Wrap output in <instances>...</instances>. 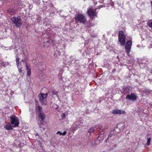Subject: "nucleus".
<instances>
[{
	"mask_svg": "<svg viewBox=\"0 0 152 152\" xmlns=\"http://www.w3.org/2000/svg\"><path fill=\"white\" fill-rule=\"evenodd\" d=\"M11 20L15 24L16 27L20 28L22 26V20L20 16H18L17 17L15 16L12 17L11 18Z\"/></svg>",
	"mask_w": 152,
	"mask_h": 152,
	"instance_id": "1",
	"label": "nucleus"
},
{
	"mask_svg": "<svg viewBox=\"0 0 152 152\" xmlns=\"http://www.w3.org/2000/svg\"><path fill=\"white\" fill-rule=\"evenodd\" d=\"M76 21L85 24L86 21L85 16L83 14L79 13L75 17Z\"/></svg>",
	"mask_w": 152,
	"mask_h": 152,
	"instance_id": "2",
	"label": "nucleus"
},
{
	"mask_svg": "<svg viewBox=\"0 0 152 152\" xmlns=\"http://www.w3.org/2000/svg\"><path fill=\"white\" fill-rule=\"evenodd\" d=\"M118 40L121 44L124 46L126 43V37L123 31H120L118 33Z\"/></svg>",
	"mask_w": 152,
	"mask_h": 152,
	"instance_id": "3",
	"label": "nucleus"
},
{
	"mask_svg": "<svg viewBox=\"0 0 152 152\" xmlns=\"http://www.w3.org/2000/svg\"><path fill=\"white\" fill-rule=\"evenodd\" d=\"M10 123L14 125L13 126V127H16L19 124V122L17 118L14 115H12L10 117Z\"/></svg>",
	"mask_w": 152,
	"mask_h": 152,
	"instance_id": "4",
	"label": "nucleus"
},
{
	"mask_svg": "<svg viewBox=\"0 0 152 152\" xmlns=\"http://www.w3.org/2000/svg\"><path fill=\"white\" fill-rule=\"evenodd\" d=\"M132 45V42L131 40L127 41L125 45V49L127 55L130 56V52L131 51V47Z\"/></svg>",
	"mask_w": 152,
	"mask_h": 152,
	"instance_id": "5",
	"label": "nucleus"
},
{
	"mask_svg": "<svg viewBox=\"0 0 152 152\" xmlns=\"http://www.w3.org/2000/svg\"><path fill=\"white\" fill-rule=\"evenodd\" d=\"M97 9H93L91 7H89L88 9L87 13L90 17L96 16L97 12H96Z\"/></svg>",
	"mask_w": 152,
	"mask_h": 152,
	"instance_id": "6",
	"label": "nucleus"
},
{
	"mask_svg": "<svg viewBox=\"0 0 152 152\" xmlns=\"http://www.w3.org/2000/svg\"><path fill=\"white\" fill-rule=\"evenodd\" d=\"M38 118L39 119V120H40V121L41 122L40 124L38 123L39 126L40 128H42V126L41 125H43V123L44 120L45 118V114L42 113H39L38 114Z\"/></svg>",
	"mask_w": 152,
	"mask_h": 152,
	"instance_id": "7",
	"label": "nucleus"
},
{
	"mask_svg": "<svg viewBox=\"0 0 152 152\" xmlns=\"http://www.w3.org/2000/svg\"><path fill=\"white\" fill-rule=\"evenodd\" d=\"M137 96L134 93H132L130 95L128 94L126 96V98L129 100L134 101L136 100Z\"/></svg>",
	"mask_w": 152,
	"mask_h": 152,
	"instance_id": "8",
	"label": "nucleus"
},
{
	"mask_svg": "<svg viewBox=\"0 0 152 152\" xmlns=\"http://www.w3.org/2000/svg\"><path fill=\"white\" fill-rule=\"evenodd\" d=\"M111 113L114 114L121 115L125 113V112L124 110H120L115 109L112 111Z\"/></svg>",
	"mask_w": 152,
	"mask_h": 152,
	"instance_id": "9",
	"label": "nucleus"
},
{
	"mask_svg": "<svg viewBox=\"0 0 152 152\" xmlns=\"http://www.w3.org/2000/svg\"><path fill=\"white\" fill-rule=\"evenodd\" d=\"M117 129H118V128L117 127H115L113 131L110 132L108 134V138L111 137L112 136H113L114 135L116 134L117 133H118V132H116V131Z\"/></svg>",
	"mask_w": 152,
	"mask_h": 152,
	"instance_id": "10",
	"label": "nucleus"
},
{
	"mask_svg": "<svg viewBox=\"0 0 152 152\" xmlns=\"http://www.w3.org/2000/svg\"><path fill=\"white\" fill-rule=\"evenodd\" d=\"M39 100L40 101L41 103L42 104H46V102L45 101V99H44V97H43L41 94L39 95Z\"/></svg>",
	"mask_w": 152,
	"mask_h": 152,
	"instance_id": "11",
	"label": "nucleus"
},
{
	"mask_svg": "<svg viewBox=\"0 0 152 152\" xmlns=\"http://www.w3.org/2000/svg\"><path fill=\"white\" fill-rule=\"evenodd\" d=\"M15 10L14 9L12 8H10L8 9L7 10V13L12 15L15 12Z\"/></svg>",
	"mask_w": 152,
	"mask_h": 152,
	"instance_id": "12",
	"label": "nucleus"
},
{
	"mask_svg": "<svg viewBox=\"0 0 152 152\" xmlns=\"http://www.w3.org/2000/svg\"><path fill=\"white\" fill-rule=\"evenodd\" d=\"M131 91L130 87L129 86L126 87L124 88V93H129Z\"/></svg>",
	"mask_w": 152,
	"mask_h": 152,
	"instance_id": "13",
	"label": "nucleus"
},
{
	"mask_svg": "<svg viewBox=\"0 0 152 152\" xmlns=\"http://www.w3.org/2000/svg\"><path fill=\"white\" fill-rule=\"evenodd\" d=\"M36 107L37 108L36 110L39 112V113H43L42 110V108L41 106L39 105H37Z\"/></svg>",
	"mask_w": 152,
	"mask_h": 152,
	"instance_id": "14",
	"label": "nucleus"
},
{
	"mask_svg": "<svg viewBox=\"0 0 152 152\" xmlns=\"http://www.w3.org/2000/svg\"><path fill=\"white\" fill-rule=\"evenodd\" d=\"M5 128L6 129L8 130H11L12 129V128L11 127V125L9 124H7L5 126Z\"/></svg>",
	"mask_w": 152,
	"mask_h": 152,
	"instance_id": "15",
	"label": "nucleus"
},
{
	"mask_svg": "<svg viewBox=\"0 0 152 152\" xmlns=\"http://www.w3.org/2000/svg\"><path fill=\"white\" fill-rule=\"evenodd\" d=\"M147 24L150 28H152V19L148 20Z\"/></svg>",
	"mask_w": 152,
	"mask_h": 152,
	"instance_id": "16",
	"label": "nucleus"
},
{
	"mask_svg": "<svg viewBox=\"0 0 152 152\" xmlns=\"http://www.w3.org/2000/svg\"><path fill=\"white\" fill-rule=\"evenodd\" d=\"M150 92L151 91L149 89H145L143 91V92L144 93H145L146 95L149 94Z\"/></svg>",
	"mask_w": 152,
	"mask_h": 152,
	"instance_id": "17",
	"label": "nucleus"
},
{
	"mask_svg": "<svg viewBox=\"0 0 152 152\" xmlns=\"http://www.w3.org/2000/svg\"><path fill=\"white\" fill-rule=\"evenodd\" d=\"M79 128H80V127L77 125L76 126H73L72 127V130L73 131H75L77 130Z\"/></svg>",
	"mask_w": 152,
	"mask_h": 152,
	"instance_id": "18",
	"label": "nucleus"
},
{
	"mask_svg": "<svg viewBox=\"0 0 152 152\" xmlns=\"http://www.w3.org/2000/svg\"><path fill=\"white\" fill-rule=\"evenodd\" d=\"M28 71L27 72V75H28V77L30 78V75L31 73V69H28Z\"/></svg>",
	"mask_w": 152,
	"mask_h": 152,
	"instance_id": "19",
	"label": "nucleus"
},
{
	"mask_svg": "<svg viewBox=\"0 0 152 152\" xmlns=\"http://www.w3.org/2000/svg\"><path fill=\"white\" fill-rule=\"evenodd\" d=\"M151 138H149L148 139L147 142L146 143L147 145H149L151 143Z\"/></svg>",
	"mask_w": 152,
	"mask_h": 152,
	"instance_id": "20",
	"label": "nucleus"
},
{
	"mask_svg": "<svg viewBox=\"0 0 152 152\" xmlns=\"http://www.w3.org/2000/svg\"><path fill=\"white\" fill-rule=\"evenodd\" d=\"M8 64V63L7 62H3L1 64V65L4 67L6 66Z\"/></svg>",
	"mask_w": 152,
	"mask_h": 152,
	"instance_id": "21",
	"label": "nucleus"
},
{
	"mask_svg": "<svg viewBox=\"0 0 152 152\" xmlns=\"http://www.w3.org/2000/svg\"><path fill=\"white\" fill-rule=\"evenodd\" d=\"M52 94L53 95H55L56 96H58V92L56 91L55 90L52 91Z\"/></svg>",
	"mask_w": 152,
	"mask_h": 152,
	"instance_id": "22",
	"label": "nucleus"
},
{
	"mask_svg": "<svg viewBox=\"0 0 152 152\" xmlns=\"http://www.w3.org/2000/svg\"><path fill=\"white\" fill-rule=\"evenodd\" d=\"M94 131V128H91L90 129L88 130V132L90 133V134L91 133L93 132Z\"/></svg>",
	"mask_w": 152,
	"mask_h": 152,
	"instance_id": "23",
	"label": "nucleus"
},
{
	"mask_svg": "<svg viewBox=\"0 0 152 152\" xmlns=\"http://www.w3.org/2000/svg\"><path fill=\"white\" fill-rule=\"evenodd\" d=\"M41 94L42 95L43 97H44V99H45L47 97V96H48V93H46L45 94H42L41 93Z\"/></svg>",
	"mask_w": 152,
	"mask_h": 152,
	"instance_id": "24",
	"label": "nucleus"
},
{
	"mask_svg": "<svg viewBox=\"0 0 152 152\" xmlns=\"http://www.w3.org/2000/svg\"><path fill=\"white\" fill-rule=\"evenodd\" d=\"M34 1L36 2V4H39L40 3V1L39 0H34Z\"/></svg>",
	"mask_w": 152,
	"mask_h": 152,
	"instance_id": "25",
	"label": "nucleus"
},
{
	"mask_svg": "<svg viewBox=\"0 0 152 152\" xmlns=\"http://www.w3.org/2000/svg\"><path fill=\"white\" fill-rule=\"evenodd\" d=\"M19 57H17L16 59V63L19 62Z\"/></svg>",
	"mask_w": 152,
	"mask_h": 152,
	"instance_id": "26",
	"label": "nucleus"
},
{
	"mask_svg": "<svg viewBox=\"0 0 152 152\" xmlns=\"http://www.w3.org/2000/svg\"><path fill=\"white\" fill-rule=\"evenodd\" d=\"M102 136H103V135L102 134H100V135H99L98 136V139H99V140H101V139H99V138L100 137H101Z\"/></svg>",
	"mask_w": 152,
	"mask_h": 152,
	"instance_id": "27",
	"label": "nucleus"
},
{
	"mask_svg": "<svg viewBox=\"0 0 152 152\" xmlns=\"http://www.w3.org/2000/svg\"><path fill=\"white\" fill-rule=\"evenodd\" d=\"M57 134H59L60 135H62V133L60 131H59L57 133Z\"/></svg>",
	"mask_w": 152,
	"mask_h": 152,
	"instance_id": "28",
	"label": "nucleus"
},
{
	"mask_svg": "<svg viewBox=\"0 0 152 152\" xmlns=\"http://www.w3.org/2000/svg\"><path fill=\"white\" fill-rule=\"evenodd\" d=\"M66 134V131H64L63 133H62V135L63 136L65 135Z\"/></svg>",
	"mask_w": 152,
	"mask_h": 152,
	"instance_id": "29",
	"label": "nucleus"
},
{
	"mask_svg": "<svg viewBox=\"0 0 152 152\" xmlns=\"http://www.w3.org/2000/svg\"><path fill=\"white\" fill-rule=\"evenodd\" d=\"M19 64H20L19 62L16 63V65H17V67L18 68H19Z\"/></svg>",
	"mask_w": 152,
	"mask_h": 152,
	"instance_id": "30",
	"label": "nucleus"
},
{
	"mask_svg": "<svg viewBox=\"0 0 152 152\" xmlns=\"http://www.w3.org/2000/svg\"><path fill=\"white\" fill-rule=\"evenodd\" d=\"M18 70L20 73H21V72H22V70L21 69V68H18Z\"/></svg>",
	"mask_w": 152,
	"mask_h": 152,
	"instance_id": "31",
	"label": "nucleus"
},
{
	"mask_svg": "<svg viewBox=\"0 0 152 152\" xmlns=\"http://www.w3.org/2000/svg\"><path fill=\"white\" fill-rule=\"evenodd\" d=\"M108 138H107V139L105 140L104 142H106V143H107L108 142Z\"/></svg>",
	"mask_w": 152,
	"mask_h": 152,
	"instance_id": "32",
	"label": "nucleus"
},
{
	"mask_svg": "<svg viewBox=\"0 0 152 152\" xmlns=\"http://www.w3.org/2000/svg\"><path fill=\"white\" fill-rule=\"evenodd\" d=\"M26 67L27 70H28V69H30L28 67V66L26 64Z\"/></svg>",
	"mask_w": 152,
	"mask_h": 152,
	"instance_id": "33",
	"label": "nucleus"
},
{
	"mask_svg": "<svg viewBox=\"0 0 152 152\" xmlns=\"http://www.w3.org/2000/svg\"><path fill=\"white\" fill-rule=\"evenodd\" d=\"M60 16L64 18H66V16L64 15H60Z\"/></svg>",
	"mask_w": 152,
	"mask_h": 152,
	"instance_id": "34",
	"label": "nucleus"
},
{
	"mask_svg": "<svg viewBox=\"0 0 152 152\" xmlns=\"http://www.w3.org/2000/svg\"><path fill=\"white\" fill-rule=\"evenodd\" d=\"M99 127L101 129H103V127H102V126H99Z\"/></svg>",
	"mask_w": 152,
	"mask_h": 152,
	"instance_id": "35",
	"label": "nucleus"
},
{
	"mask_svg": "<svg viewBox=\"0 0 152 152\" xmlns=\"http://www.w3.org/2000/svg\"><path fill=\"white\" fill-rule=\"evenodd\" d=\"M92 145L93 146H95L96 145V144H95V143H94V144H93L92 143Z\"/></svg>",
	"mask_w": 152,
	"mask_h": 152,
	"instance_id": "36",
	"label": "nucleus"
},
{
	"mask_svg": "<svg viewBox=\"0 0 152 152\" xmlns=\"http://www.w3.org/2000/svg\"><path fill=\"white\" fill-rule=\"evenodd\" d=\"M116 132H118V133H119V132H120V131L119 130V129H117V130H116Z\"/></svg>",
	"mask_w": 152,
	"mask_h": 152,
	"instance_id": "37",
	"label": "nucleus"
},
{
	"mask_svg": "<svg viewBox=\"0 0 152 152\" xmlns=\"http://www.w3.org/2000/svg\"><path fill=\"white\" fill-rule=\"evenodd\" d=\"M25 61L24 60H22L21 61V62H20V63H21V62H24Z\"/></svg>",
	"mask_w": 152,
	"mask_h": 152,
	"instance_id": "38",
	"label": "nucleus"
},
{
	"mask_svg": "<svg viewBox=\"0 0 152 152\" xmlns=\"http://www.w3.org/2000/svg\"><path fill=\"white\" fill-rule=\"evenodd\" d=\"M65 115L64 114H63V117H62V118H64V117H65Z\"/></svg>",
	"mask_w": 152,
	"mask_h": 152,
	"instance_id": "39",
	"label": "nucleus"
},
{
	"mask_svg": "<svg viewBox=\"0 0 152 152\" xmlns=\"http://www.w3.org/2000/svg\"><path fill=\"white\" fill-rule=\"evenodd\" d=\"M115 71V69L113 70V72H114Z\"/></svg>",
	"mask_w": 152,
	"mask_h": 152,
	"instance_id": "40",
	"label": "nucleus"
},
{
	"mask_svg": "<svg viewBox=\"0 0 152 152\" xmlns=\"http://www.w3.org/2000/svg\"><path fill=\"white\" fill-rule=\"evenodd\" d=\"M151 74H152V69L151 70Z\"/></svg>",
	"mask_w": 152,
	"mask_h": 152,
	"instance_id": "41",
	"label": "nucleus"
},
{
	"mask_svg": "<svg viewBox=\"0 0 152 152\" xmlns=\"http://www.w3.org/2000/svg\"><path fill=\"white\" fill-rule=\"evenodd\" d=\"M49 42V41H47V42Z\"/></svg>",
	"mask_w": 152,
	"mask_h": 152,
	"instance_id": "42",
	"label": "nucleus"
},
{
	"mask_svg": "<svg viewBox=\"0 0 152 152\" xmlns=\"http://www.w3.org/2000/svg\"><path fill=\"white\" fill-rule=\"evenodd\" d=\"M114 146H116V145L114 144Z\"/></svg>",
	"mask_w": 152,
	"mask_h": 152,
	"instance_id": "43",
	"label": "nucleus"
},
{
	"mask_svg": "<svg viewBox=\"0 0 152 152\" xmlns=\"http://www.w3.org/2000/svg\"><path fill=\"white\" fill-rule=\"evenodd\" d=\"M36 134V135H37L38 134Z\"/></svg>",
	"mask_w": 152,
	"mask_h": 152,
	"instance_id": "44",
	"label": "nucleus"
}]
</instances>
